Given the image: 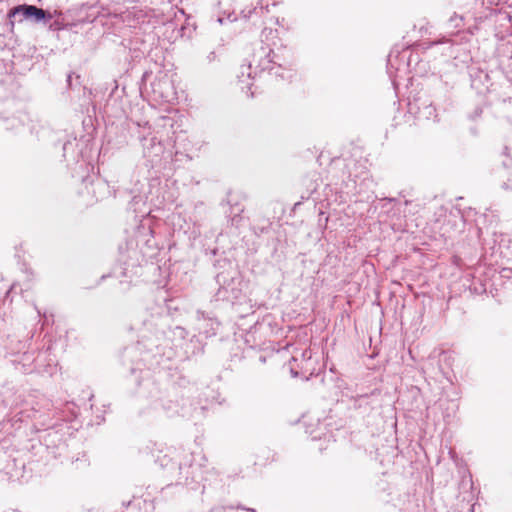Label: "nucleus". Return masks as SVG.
<instances>
[{"instance_id":"1","label":"nucleus","mask_w":512,"mask_h":512,"mask_svg":"<svg viewBox=\"0 0 512 512\" xmlns=\"http://www.w3.org/2000/svg\"><path fill=\"white\" fill-rule=\"evenodd\" d=\"M17 15H21L24 19H33V21L36 23L46 22V10L34 5L22 4L13 7L8 12L7 16L9 18L11 29L14 28V21L12 18L16 17Z\"/></svg>"},{"instance_id":"2","label":"nucleus","mask_w":512,"mask_h":512,"mask_svg":"<svg viewBox=\"0 0 512 512\" xmlns=\"http://www.w3.org/2000/svg\"><path fill=\"white\" fill-rule=\"evenodd\" d=\"M276 58L277 55L268 46H261V48L255 51L253 54V62L257 63L256 67L261 71H271L274 69L275 64H277L279 67H282V64L278 63Z\"/></svg>"},{"instance_id":"3","label":"nucleus","mask_w":512,"mask_h":512,"mask_svg":"<svg viewBox=\"0 0 512 512\" xmlns=\"http://www.w3.org/2000/svg\"><path fill=\"white\" fill-rule=\"evenodd\" d=\"M173 454H175V451H172L171 453H166L163 455H158L156 458V462H158L162 468L179 469L180 463L175 460V458L173 457Z\"/></svg>"},{"instance_id":"4","label":"nucleus","mask_w":512,"mask_h":512,"mask_svg":"<svg viewBox=\"0 0 512 512\" xmlns=\"http://www.w3.org/2000/svg\"><path fill=\"white\" fill-rule=\"evenodd\" d=\"M68 27V23L65 20V17L56 18L53 20V22L49 25V29L51 31H61Z\"/></svg>"},{"instance_id":"5","label":"nucleus","mask_w":512,"mask_h":512,"mask_svg":"<svg viewBox=\"0 0 512 512\" xmlns=\"http://www.w3.org/2000/svg\"><path fill=\"white\" fill-rule=\"evenodd\" d=\"M463 21V16L457 15L456 13H454L449 19L450 24L454 28H460L463 25Z\"/></svg>"},{"instance_id":"6","label":"nucleus","mask_w":512,"mask_h":512,"mask_svg":"<svg viewBox=\"0 0 512 512\" xmlns=\"http://www.w3.org/2000/svg\"><path fill=\"white\" fill-rule=\"evenodd\" d=\"M64 17L63 12L61 10H54L53 12L46 11V22L51 19Z\"/></svg>"},{"instance_id":"7","label":"nucleus","mask_w":512,"mask_h":512,"mask_svg":"<svg viewBox=\"0 0 512 512\" xmlns=\"http://www.w3.org/2000/svg\"><path fill=\"white\" fill-rule=\"evenodd\" d=\"M312 357V352L310 349H306L301 353V358L303 361H308Z\"/></svg>"},{"instance_id":"8","label":"nucleus","mask_w":512,"mask_h":512,"mask_svg":"<svg viewBox=\"0 0 512 512\" xmlns=\"http://www.w3.org/2000/svg\"><path fill=\"white\" fill-rule=\"evenodd\" d=\"M215 512H233L234 508L232 506H222L214 510Z\"/></svg>"},{"instance_id":"9","label":"nucleus","mask_w":512,"mask_h":512,"mask_svg":"<svg viewBox=\"0 0 512 512\" xmlns=\"http://www.w3.org/2000/svg\"><path fill=\"white\" fill-rule=\"evenodd\" d=\"M259 5H260L261 9H266L268 11L269 4H268L267 0H260Z\"/></svg>"},{"instance_id":"10","label":"nucleus","mask_w":512,"mask_h":512,"mask_svg":"<svg viewBox=\"0 0 512 512\" xmlns=\"http://www.w3.org/2000/svg\"><path fill=\"white\" fill-rule=\"evenodd\" d=\"M237 509H243V510H246V508H245V507L240 506V505H238V506H237ZM247 511H250V512H256L254 509H247Z\"/></svg>"},{"instance_id":"11","label":"nucleus","mask_w":512,"mask_h":512,"mask_svg":"<svg viewBox=\"0 0 512 512\" xmlns=\"http://www.w3.org/2000/svg\"><path fill=\"white\" fill-rule=\"evenodd\" d=\"M291 372L294 376H297L298 375V372L297 371H294L293 367H291Z\"/></svg>"},{"instance_id":"12","label":"nucleus","mask_w":512,"mask_h":512,"mask_svg":"<svg viewBox=\"0 0 512 512\" xmlns=\"http://www.w3.org/2000/svg\"><path fill=\"white\" fill-rule=\"evenodd\" d=\"M251 67H252V63H249L248 67H247V70H251Z\"/></svg>"},{"instance_id":"13","label":"nucleus","mask_w":512,"mask_h":512,"mask_svg":"<svg viewBox=\"0 0 512 512\" xmlns=\"http://www.w3.org/2000/svg\"><path fill=\"white\" fill-rule=\"evenodd\" d=\"M151 141H152V143H153V144H155V142H156V137H153V138L151 139Z\"/></svg>"},{"instance_id":"14","label":"nucleus","mask_w":512,"mask_h":512,"mask_svg":"<svg viewBox=\"0 0 512 512\" xmlns=\"http://www.w3.org/2000/svg\"><path fill=\"white\" fill-rule=\"evenodd\" d=\"M292 360H293V361H297L298 359H297V357H296V356H293Z\"/></svg>"},{"instance_id":"15","label":"nucleus","mask_w":512,"mask_h":512,"mask_svg":"<svg viewBox=\"0 0 512 512\" xmlns=\"http://www.w3.org/2000/svg\"><path fill=\"white\" fill-rule=\"evenodd\" d=\"M469 32H470L471 34H473V33H474V29H469Z\"/></svg>"}]
</instances>
